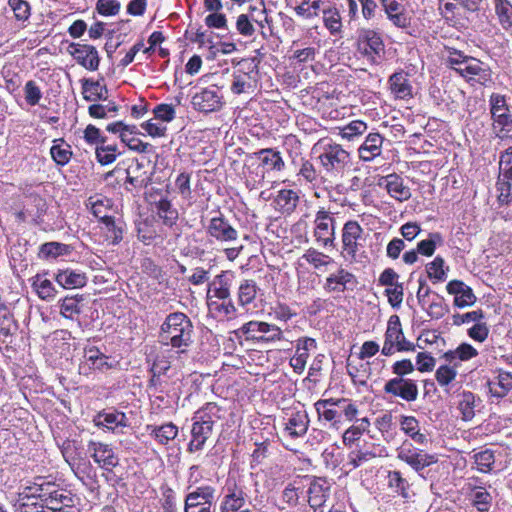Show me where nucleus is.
Instances as JSON below:
<instances>
[{
  "instance_id": "f257e3e1",
  "label": "nucleus",
  "mask_w": 512,
  "mask_h": 512,
  "mask_svg": "<svg viewBox=\"0 0 512 512\" xmlns=\"http://www.w3.org/2000/svg\"><path fill=\"white\" fill-rule=\"evenodd\" d=\"M21 487L26 494L38 501L42 507L52 512L60 511L64 507L71 506L70 494L59 487L55 482L47 481L44 477H36L34 481L27 482Z\"/></svg>"
},
{
  "instance_id": "f03ea898",
  "label": "nucleus",
  "mask_w": 512,
  "mask_h": 512,
  "mask_svg": "<svg viewBox=\"0 0 512 512\" xmlns=\"http://www.w3.org/2000/svg\"><path fill=\"white\" fill-rule=\"evenodd\" d=\"M192 333V322L184 313H170L160 327L159 342L183 353L192 343Z\"/></svg>"
},
{
  "instance_id": "7ed1b4c3",
  "label": "nucleus",
  "mask_w": 512,
  "mask_h": 512,
  "mask_svg": "<svg viewBox=\"0 0 512 512\" xmlns=\"http://www.w3.org/2000/svg\"><path fill=\"white\" fill-rule=\"evenodd\" d=\"M220 407L213 402L205 404L194 413L191 429L192 439L188 444L189 452H196L203 449L206 441L213 432V426L221 418Z\"/></svg>"
},
{
  "instance_id": "20e7f679",
  "label": "nucleus",
  "mask_w": 512,
  "mask_h": 512,
  "mask_svg": "<svg viewBox=\"0 0 512 512\" xmlns=\"http://www.w3.org/2000/svg\"><path fill=\"white\" fill-rule=\"evenodd\" d=\"M447 53L445 57L446 64L462 77L472 80L475 76H478V82L480 84H485L490 81V71L483 68V63L478 59L467 56L462 51L454 48H449Z\"/></svg>"
},
{
  "instance_id": "39448f33",
  "label": "nucleus",
  "mask_w": 512,
  "mask_h": 512,
  "mask_svg": "<svg viewBox=\"0 0 512 512\" xmlns=\"http://www.w3.org/2000/svg\"><path fill=\"white\" fill-rule=\"evenodd\" d=\"M318 159L324 171L329 175L342 174L352 166L350 152L340 144L331 141L323 144Z\"/></svg>"
},
{
  "instance_id": "423d86ee",
  "label": "nucleus",
  "mask_w": 512,
  "mask_h": 512,
  "mask_svg": "<svg viewBox=\"0 0 512 512\" xmlns=\"http://www.w3.org/2000/svg\"><path fill=\"white\" fill-rule=\"evenodd\" d=\"M363 228L357 221H348L342 229V256L350 263L361 262L364 253Z\"/></svg>"
},
{
  "instance_id": "0eeeda50",
  "label": "nucleus",
  "mask_w": 512,
  "mask_h": 512,
  "mask_svg": "<svg viewBox=\"0 0 512 512\" xmlns=\"http://www.w3.org/2000/svg\"><path fill=\"white\" fill-rule=\"evenodd\" d=\"M489 102L493 119V131L498 138L504 139L512 131V117L506 99L503 95L492 94Z\"/></svg>"
},
{
  "instance_id": "6e6552de",
  "label": "nucleus",
  "mask_w": 512,
  "mask_h": 512,
  "mask_svg": "<svg viewBox=\"0 0 512 512\" xmlns=\"http://www.w3.org/2000/svg\"><path fill=\"white\" fill-rule=\"evenodd\" d=\"M231 91L234 94L253 93L257 88L258 71L256 66L248 61L238 63V68L233 72Z\"/></svg>"
},
{
  "instance_id": "1a4fd4ad",
  "label": "nucleus",
  "mask_w": 512,
  "mask_h": 512,
  "mask_svg": "<svg viewBox=\"0 0 512 512\" xmlns=\"http://www.w3.org/2000/svg\"><path fill=\"white\" fill-rule=\"evenodd\" d=\"M384 42L381 35L372 29H361L357 37V51L371 63L384 53Z\"/></svg>"
},
{
  "instance_id": "9d476101",
  "label": "nucleus",
  "mask_w": 512,
  "mask_h": 512,
  "mask_svg": "<svg viewBox=\"0 0 512 512\" xmlns=\"http://www.w3.org/2000/svg\"><path fill=\"white\" fill-rule=\"evenodd\" d=\"M206 233L212 240L222 245H233L238 242V231L221 213L209 220Z\"/></svg>"
},
{
  "instance_id": "9b49d317",
  "label": "nucleus",
  "mask_w": 512,
  "mask_h": 512,
  "mask_svg": "<svg viewBox=\"0 0 512 512\" xmlns=\"http://www.w3.org/2000/svg\"><path fill=\"white\" fill-rule=\"evenodd\" d=\"M240 331L246 336V339L262 342H274L284 339L280 327L263 321H249L240 328Z\"/></svg>"
},
{
  "instance_id": "f8f14e48",
  "label": "nucleus",
  "mask_w": 512,
  "mask_h": 512,
  "mask_svg": "<svg viewBox=\"0 0 512 512\" xmlns=\"http://www.w3.org/2000/svg\"><path fill=\"white\" fill-rule=\"evenodd\" d=\"M215 488L210 485L197 487L185 497L184 512H212Z\"/></svg>"
},
{
  "instance_id": "ddd939ff",
  "label": "nucleus",
  "mask_w": 512,
  "mask_h": 512,
  "mask_svg": "<svg viewBox=\"0 0 512 512\" xmlns=\"http://www.w3.org/2000/svg\"><path fill=\"white\" fill-rule=\"evenodd\" d=\"M397 458L409 465L416 472L438 461L436 455L428 454L423 450L417 449L412 444L404 443L397 453Z\"/></svg>"
},
{
  "instance_id": "4468645a",
  "label": "nucleus",
  "mask_w": 512,
  "mask_h": 512,
  "mask_svg": "<svg viewBox=\"0 0 512 512\" xmlns=\"http://www.w3.org/2000/svg\"><path fill=\"white\" fill-rule=\"evenodd\" d=\"M314 223V236L316 241L324 247L334 246L335 219L332 214L322 208L316 213Z\"/></svg>"
},
{
  "instance_id": "2eb2a0df",
  "label": "nucleus",
  "mask_w": 512,
  "mask_h": 512,
  "mask_svg": "<svg viewBox=\"0 0 512 512\" xmlns=\"http://www.w3.org/2000/svg\"><path fill=\"white\" fill-rule=\"evenodd\" d=\"M384 392L394 397H400L407 402L418 398V387L414 380L403 377H394L384 385Z\"/></svg>"
},
{
  "instance_id": "dca6fc26",
  "label": "nucleus",
  "mask_w": 512,
  "mask_h": 512,
  "mask_svg": "<svg viewBox=\"0 0 512 512\" xmlns=\"http://www.w3.org/2000/svg\"><path fill=\"white\" fill-rule=\"evenodd\" d=\"M194 109L210 113L219 110L222 107V96L219 89L215 86L202 89L192 97Z\"/></svg>"
},
{
  "instance_id": "f3484780",
  "label": "nucleus",
  "mask_w": 512,
  "mask_h": 512,
  "mask_svg": "<svg viewBox=\"0 0 512 512\" xmlns=\"http://www.w3.org/2000/svg\"><path fill=\"white\" fill-rule=\"evenodd\" d=\"M88 452L93 460L107 471H112V469L119 464V458L108 444L90 441L88 444Z\"/></svg>"
},
{
  "instance_id": "a211bd4d",
  "label": "nucleus",
  "mask_w": 512,
  "mask_h": 512,
  "mask_svg": "<svg viewBox=\"0 0 512 512\" xmlns=\"http://www.w3.org/2000/svg\"><path fill=\"white\" fill-rule=\"evenodd\" d=\"M225 495L220 505V512H237L245 505L246 493L235 480L226 482Z\"/></svg>"
},
{
  "instance_id": "6ab92c4d",
  "label": "nucleus",
  "mask_w": 512,
  "mask_h": 512,
  "mask_svg": "<svg viewBox=\"0 0 512 512\" xmlns=\"http://www.w3.org/2000/svg\"><path fill=\"white\" fill-rule=\"evenodd\" d=\"M357 283L354 274L344 268H340L326 278L324 289L328 292H344L345 290H353Z\"/></svg>"
},
{
  "instance_id": "aec40b11",
  "label": "nucleus",
  "mask_w": 512,
  "mask_h": 512,
  "mask_svg": "<svg viewBox=\"0 0 512 512\" xmlns=\"http://www.w3.org/2000/svg\"><path fill=\"white\" fill-rule=\"evenodd\" d=\"M70 48L73 49L71 55L80 65L91 71L98 69L100 59L94 46L72 43Z\"/></svg>"
},
{
  "instance_id": "412c9836",
  "label": "nucleus",
  "mask_w": 512,
  "mask_h": 512,
  "mask_svg": "<svg viewBox=\"0 0 512 512\" xmlns=\"http://www.w3.org/2000/svg\"><path fill=\"white\" fill-rule=\"evenodd\" d=\"M330 484L324 478L313 480L308 489V502L314 510L321 508L329 497Z\"/></svg>"
},
{
  "instance_id": "4be33fe9",
  "label": "nucleus",
  "mask_w": 512,
  "mask_h": 512,
  "mask_svg": "<svg viewBox=\"0 0 512 512\" xmlns=\"http://www.w3.org/2000/svg\"><path fill=\"white\" fill-rule=\"evenodd\" d=\"M383 137L379 133H370L358 148L359 158L370 162L382 153Z\"/></svg>"
},
{
  "instance_id": "5701e85b",
  "label": "nucleus",
  "mask_w": 512,
  "mask_h": 512,
  "mask_svg": "<svg viewBox=\"0 0 512 512\" xmlns=\"http://www.w3.org/2000/svg\"><path fill=\"white\" fill-rule=\"evenodd\" d=\"M388 194L399 202L410 199L411 190L404 184V180L398 174H389L383 178Z\"/></svg>"
},
{
  "instance_id": "b1692460",
  "label": "nucleus",
  "mask_w": 512,
  "mask_h": 512,
  "mask_svg": "<svg viewBox=\"0 0 512 512\" xmlns=\"http://www.w3.org/2000/svg\"><path fill=\"white\" fill-rule=\"evenodd\" d=\"M310 419L306 411H296L285 423L284 431L292 438H299L307 433Z\"/></svg>"
},
{
  "instance_id": "393cba45",
  "label": "nucleus",
  "mask_w": 512,
  "mask_h": 512,
  "mask_svg": "<svg viewBox=\"0 0 512 512\" xmlns=\"http://www.w3.org/2000/svg\"><path fill=\"white\" fill-rule=\"evenodd\" d=\"M299 202L297 192L291 189H282L274 198V208L282 214H291Z\"/></svg>"
},
{
  "instance_id": "a878e982",
  "label": "nucleus",
  "mask_w": 512,
  "mask_h": 512,
  "mask_svg": "<svg viewBox=\"0 0 512 512\" xmlns=\"http://www.w3.org/2000/svg\"><path fill=\"white\" fill-rule=\"evenodd\" d=\"M56 282L65 289L82 288L87 283L85 273L71 269L60 270L55 276Z\"/></svg>"
},
{
  "instance_id": "bb28decb",
  "label": "nucleus",
  "mask_w": 512,
  "mask_h": 512,
  "mask_svg": "<svg viewBox=\"0 0 512 512\" xmlns=\"http://www.w3.org/2000/svg\"><path fill=\"white\" fill-rule=\"evenodd\" d=\"M390 90L397 99H408L412 96V87L404 72H396L389 78Z\"/></svg>"
},
{
  "instance_id": "cd10ccee",
  "label": "nucleus",
  "mask_w": 512,
  "mask_h": 512,
  "mask_svg": "<svg viewBox=\"0 0 512 512\" xmlns=\"http://www.w3.org/2000/svg\"><path fill=\"white\" fill-rule=\"evenodd\" d=\"M261 162V165L266 168L267 171H281L283 170L285 163L279 151H275L272 148L261 149L254 154Z\"/></svg>"
},
{
  "instance_id": "c85d7f7f",
  "label": "nucleus",
  "mask_w": 512,
  "mask_h": 512,
  "mask_svg": "<svg viewBox=\"0 0 512 512\" xmlns=\"http://www.w3.org/2000/svg\"><path fill=\"white\" fill-rule=\"evenodd\" d=\"M147 430L150 431V435L161 445H167L178 435V427L172 422L159 426L149 425L147 426Z\"/></svg>"
},
{
  "instance_id": "c756f323",
  "label": "nucleus",
  "mask_w": 512,
  "mask_h": 512,
  "mask_svg": "<svg viewBox=\"0 0 512 512\" xmlns=\"http://www.w3.org/2000/svg\"><path fill=\"white\" fill-rule=\"evenodd\" d=\"M96 426H104L108 429L114 430L118 427H127L128 419L122 412H107L100 413L94 419Z\"/></svg>"
},
{
  "instance_id": "7c9ffc66",
  "label": "nucleus",
  "mask_w": 512,
  "mask_h": 512,
  "mask_svg": "<svg viewBox=\"0 0 512 512\" xmlns=\"http://www.w3.org/2000/svg\"><path fill=\"white\" fill-rule=\"evenodd\" d=\"M264 21L267 22L266 16ZM256 26L263 28V20L254 19L247 14H240L236 19V30L244 37H252L256 32Z\"/></svg>"
},
{
  "instance_id": "2f4dec72",
  "label": "nucleus",
  "mask_w": 512,
  "mask_h": 512,
  "mask_svg": "<svg viewBox=\"0 0 512 512\" xmlns=\"http://www.w3.org/2000/svg\"><path fill=\"white\" fill-rule=\"evenodd\" d=\"M494 11L498 23L504 30L512 28V3L510 0H494Z\"/></svg>"
},
{
  "instance_id": "473e14b6",
  "label": "nucleus",
  "mask_w": 512,
  "mask_h": 512,
  "mask_svg": "<svg viewBox=\"0 0 512 512\" xmlns=\"http://www.w3.org/2000/svg\"><path fill=\"white\" fill-rule=\"evenodd\" d=\"M213 293V296L219 300H227L230 297V283L227 278V273L222 272L217 275L214 280L209 283L208 295Z\"/></svg>"
},
{
  "instance_id": "72a5a7b5",
  "label": "nucleus",
  "mask_w": 512,
  "mask_h": 512,
  "mask_svg": "<svg viewBox=\"0 0 512 512\" xmlns=\"http://www.w3.org/2000/svg\"><path fill=\"white\" fill-rule=\"evenodd\" d=\"M15 512H38L44 507L36 501L34 498L30 497V494L27 493L22 487L19 488L17 493V497L14 502Z\"/></svg>"
},
{
  "instance_id": "f704fd0d",
  "label": "nucleus",
  "mask_w": 512,
  "mask_h": 512,
  "mask_svg": "<svg viewBox=\"0 0 512 512\" xmlns=\"http://www.w3.org/2000/svg\"><path fill=\"white\" fill-rule=\"evenodd\" d=\"M323 24L331 35H340L343 25L339 10L335 7L323 9Z\"/></svg>"
},
{
  "instance_id": "c9c22d12",
  "label": "nucleus",
  "mask_w": 512,
  "mask_h": 512,
  "mask_svg": "<svg viewBox=\"0 0 512 512\" xmlns=\"http://www.w3.org/2000/svg\"><path fill=\"white\" fill-rule=\"evenodd\" d=\"M84 300L83 295L65 297L59 301L60 314L68 319H73L75 315L81 313L80 303Z\"/></svg>"
},
{
  "instance_id": "e433bc0d",
  "label": "nucleus",
  "mask_w": 512,
  "mask_h": 512,
  "mask_svg": "<svg viewBox=\"0 0 512 512\" xmlns=\"http://www.w3.org/2000/svg\"><path fill=\"white\" fill-rule=\"evenodd\" d=\"M101 91L108 94L106 85H102L99 81L85 79L82 82L83 98L89 102H96L102 100Z\"/></svg>"
},
{
  "instance_id": "4c0bfd02",
  "label": "nucleus",
  "mask_w": 512,
  "mask_h": 512,
  "mask_svg": "<svg viewBox=\"0 0 512 512\" xmlns=\"http://www.w3.org/2000/svg\"><path fill=\"white\" fill-rule=\"evenodd\" d=\"M326 2L327 0H303L294 10L298 16L312 18L317 16L320 11L323 12Z\"/></svg>"
},
{
  "instance_id": "58836bf2",
  "label": "nucleus",
  "mask_w": 512,
  "mask_h": 512,
  "mask_svg": "<svg viewBox=\"0 0 512 512\" xmlns=\"http://www.w3.org/2000/svg\"><path fill=\"white\" fill-rule=\"evenodd\" d=\"M136 127H128L126 131H121L120 139L123 143H125L129 149L136 151L138 153H146L149 151L150 144L141 141L139 138L134 136V129Z\"/></svg>"
},
{
  "instance_id": "ea45409f",
  "label": "nucleus",
  "mask_w": 512,
  "mask_h": 512,
  "mask_svg": "<svg viewBox=\"0 0 512 512\" xmlns=\"http://www.w3.org/2000/svg\"><path fill=\"white\" fill-rule=\"evenodd\" d=\"M489 385L494 396L503 397L512 389V375L508 372H501Z\"/></svg>"
},
{
  "instance_id": "a19ab883",
  "label": "nucleus",
  "mask_w": 512,
  "mask_h": 512,
  "mask_svg": "<svg viewBox=\"0 0 512 512\" xmlns=\"http://www.w3.org/2000/svg\"><path fill=\"white\" fill-rule=\"evenodd\" d=\"M32 287L42 300L54 299L57 294L52 282L48 279H44L40 275H36L33 278Z\"/></svg>"
},
{
  "instance_id": "79ce46f5",
  "label": "nucleus",
  "mask_w": 512,
  "mask_h": 512,
  "mask_svg": "<svg viewBox=\"0 0 512 512\" xmlns=\"http://www.w3.org/2000/svg\"><path fill=\"white\" fill-rule=\"evenodd\" d=\"M258 287L253 280H244L238 289V302L241 306L248 305L254 301Z\"/></svg>"
},
{
  "instance_id": "37998d69",
  "label": "nucleus",
  "mask_w": 512,
  "mask_h": 512,
  "mask_svg": "<svg viewBox=\"0 0 512 512\" xmlns=\"http://www.w3.org/2000/svg\"><path fill=\"white\" fill-rule=\"evenodd\" d=\"M471 499L478 511L487 512L491 507L492 496L482 487H475L472 490Z\"/></svg>"
},
{
  "instance_id": "c03bdc74",
  "label": "nucleus",
  "mask_w": 512,
  "mask_h": 512,
  "mask_svg": "<svg viewBox=\"0 0 512 512\" xmlns=\"http://www.w3.org/2000/svg\"><path fill=\"white\" fill-rule=\"evenodd\" d=\"M209 309L217 314L219 317L232 319L236 316L237 309L230 299L219 301H210L208 303Z\"/></svg>"
},
{
  "instance_id": "a18cd8bd",
  "label": "nucleus",
  "mask_w": 512,
  "mask_h": 512,
  "mask_svg": "<svg viewBox=\"0 0 512 512\" xmlns=\"http://www.w3.org/2000/svg\"><path fill=\"white\" fill-rule=\"evenodd\" d=\"M462 419L469 421L475 416V395L472 392H463L458 406Z\"/></svg>"
},
{
  "instance_id": "49530a36",
  "label": "nucleus",
  "mask_w": 512,
  "mask_h": 512,
  "mask_svg": "<svg viewBox=\"0 0 512 512\" xmlns=\"http://www.w3.org/2000/svg\"><path fill=\"white\" fill-rule=\"evenodd\" d=\"M367 124L361 120H354L346 126L340 128L339 135L348 141L364 134L367 130Z\"/></svg>"
},
{
  "instance_id": "de8ad7c7",
  "label": "nucleus",
  "mask_w": 512,
  "mask_h": 512,
  "mask_svg": "<svg viewBox=\"0 0 512 512\" xmlns=\"http://www.w3.org/2000/svg\"><path fill=\"white\" fill-rule=\"evenodd\" d=\"M403 336L404 334L399 317L397 315H392L388 321L385 339L396 346L397 343H400Z\"/></svg>"
},
{
  "instance_id": "09e8293b",
  "label": "nucleus",
  "mask_w": 512,
  "mask_h": 512,
  "mask_svg": "<svg viewBox=\"0 0 512 512\" xmlns=\"http://www.w3.org/2000/svg\"><path fill=\"white\" fill-rule=\"evenodd\" d=\"M60 141V143L55 142L51 147L50 154L58 165L64 166L69 162L72 152L69 145L65 144L62 140Z\"/></svg>"
},
{
  "instance_id": "8fccbe9b",
  "label": "nucleus",
  "mask_w": 512,
  "mask_h": 512,
  "mask_svg": "<svg viewBox=\"0 0 512 512\" xmlns=\"http://www.w3.org/2000/svg\"><path fill=\"white\" fill-rule=\"evenodd\" d=\"M68 253L69 246L59 242H47L40 247V255L44 258H56Z\"/></svg>"
},
{
  "instance_id": "3c124183",
  "label": "nucleus",
  "mask_w": 512,
  "mask_h": 512,
  "mask_svg": "<svg viewBox=\"0 0 512 512\" xmlns=\"http://www.w3.org/2000/svg\"><path fill=\"white\" fill-rule=\"evenodd\" d=\"M477 354V350L473 346L463 343L455 351L446 352L444 357L448 361H453L456 358L466 361L475 357Z\"/></svg>"
},
{
  "instance_id": "603ef678",
  "label": "nucleus",
  "mask_w": 512,
  "mask_h": 512,
  "mask_svg": "<svg viewBox=\"0 0 512 512\" xmlns=\"http://www.w3.org/2000/svg\"><path fill=\"white\" fill-rule=\"evenodd\" d=\"M108 200L99 198V197H90L87 201V207L90 208L91 213L99 218L102 223L104 222V218H110L111 216H107L106 212L108 210Z\"/></svg>"
},
{
  "instance_id": "864d4df0",
  "label": "nucleus",
  "mask_w": 512,
  "mask_h": 512,
  "mask_svg": "<svg viewBox=\"0 0 512 512\" xmlns=\"http://www.w3.org/2000/svg\"><path fill=\"white\" fill-rule=\"evenodd\" d=\"M84 358L93 369L103 370L108 367L106 356L96 347L85 349Z\"/></svg>"
},
{
  "instance_id": "5fc2aeb1",
  "label": "nucleus",
  "mask_w": 512,
  "mask_h": 512,
  "mask_svg": "<svg viewBox=\"0 0 512 512\" xmlns=\"http://www.w3.org/2000/svg\"><path fill=\"white\" fill-rule=\"evenodd\" d=\"M474 461L480 472L487 473L492 469L495 462L494 453L490 449L478 452L474 455Z\"/></svg>"
},
{
  "instance_id": "6e6d98bb",
  "label": "nucleus",
  "mask_w": 512,
  "mask_h": 512,
  "mask_svg": "<svg viewBox=\"0 0 512 512\" xmlns=\"http://www.w3.org/2000/svg\"><path fill=\"white\" fill-rule=\"evenodd\" d=\"M456 376V369L448 365H441L435 372V378L437 383L441 387H445L446 391H448L447 386L455 380Z\"/></svg>"
},
{
  "instance_id": "4d7b16f0",
  "label": "nucleus",
  "mask_w": 512,
  "mask_h": 512,
  "mask_svg": "<svg viewBox=\"0 0 512 512\" xmlns=\"http://www.w3.org/2000/svg\"><path fill=\"white\" fill-rule=\"evenodd\" d=\"M158 215L164 220L166 225H172L178 217V213L172 208L171 202L167 199H161L157 203Z\"/></svg>"
},
{
  "instance_id": "13d9d810",
  "label": "nucleus",
  "mask_w": 512,
  "mask_h": 512,
  "mask_svg": "<svg viewBox=\"0 0 512 512\" xmlns=\"http://www.w3.org/2000/svg\"><path fill=\"white\" fill-rule=\"evenodd\" d=\"M8 5L18 21H26L31 14V7L25 0H8Z\"/></svg>"
},
{
  "instance_id": "bf43d9fd",
  "label": "nucleus",
  "mask_w": 512,
  "mask_h": 512,
  "mask_svg": "<svg viewBox=\"0 0 512 512\" xmlns=\"http://www.w3.org/2000/svg\"><path fill=\"white\" fill-rule=\"evenodd\" d=\"M117 148L115 145L98 146L96 148V158L101 165L113 163L117 158Z\"/></svg>"
},
{
  "instance_id": "052dcab7",
  "label": "nucleus",
  "mask_w": 512,
  "mask_h": 512,
  "mask_svg": "<svg viewBox=\"0 0 512 512\" xmlns=\"http://www.w3.org/2000/svg\"><path fill=\"white\" fill-rule=\"evenodd\" d=\"M442 238L439 233H431L428 239L422 240L417 244V252L424 256H432L434 254L436 244L441 242Z\"/></svg>"
},
{
  "instance_id": "680f3d73",
  "label": "nucleus",
  "mask_w": 512,
  "mask_h": 512,
  "mask_svg": "<svg viewBox=\"0 0 512 512\" xmlns=\"http://www.w3.org/2000/svg\"><path fill=\"white\" fill-rule=\"evenodd\" d=\"M103 224L107 230L106 239L114 245L118 244L123 238V230L116 224L114 217L104 218Z\"/></svg>"
},
{
  "instance_id": "e2e57ef3",
  "label": "nucleus",
  "mask_w": 512,
  "mask_h": 512,
  "mask_svg": "<svg viewBox=\"0 0 512 512\" xmlns=\"http://www.w3.org/2000/svg\"><path fill=\"white\" fill-rule=\"evenodd\" d=\"M512 180L506 179L505 177L499 175L496 183V189L499 192L498 201L501 204H508L511 202V189H512Z\"/></svg>"
},
{
  "instance_id": "0e129e2a",
  "label": "nucleus",
  "mask_w": 512,
  "mask_h": 512,
  "mask_svg": "<svg viewBox=\"0 0 512 512\" xmlns=\"http://www.w3.org/2000/svg\"><path fill=\"white\" fill-rule=\"evenodd\" d=\"M499 175L512 180V146L501 153L499 159Z\"/></svg>"
},
{
  "instance_id": "69168bd1",
  "label": "nucleus",
  "mask_w": 512,
  "mask_h": 512,
  "mask_svg": "<svg viewBox=\"0 0 512 512\" xmlns=\"http://www.w3.org/2000/svg\"><path fill=\"white\" fill-rule=\"evenodd\" d=\"M443 266H444V260L439 256L436 257L432 262H430L426 266L428 277L437 282L443 281L446 276Z\"/></svg>"
},
{
  "instance_id": "338daca9",
  "label": "nucleus",
  "mask_w": 512,
  "mask_h": 512,
  "mask_svg": "<svg viewBox=\"0 0 512 512\" xmlns=\"http://www.w3.org/2000/svg\"><path fill=\"white\" fill-rule=\"evenodd\" d=\"M121 4L117 0H98L96 9L103 16H114L120 11Z\"/></svg>"
},
{
  "instance_id": "774afa93",
  "label": "nucleus",
  "mask_w": 512,
  "mask_h": 512,
  "mask_svg": "<svg viewBox=\"0 0 512 512\" xmlns=\"http://www.w3.org/2000/svg\"><path fill=\"white\" fill-rule=\"evenodd\" d=\"M389 477H390V486L395 487L403 498L408 499L410 497L408 481L406 479H404L401 476V473L398 471L391 472Z\"/></svg>"
}]
</instances>
